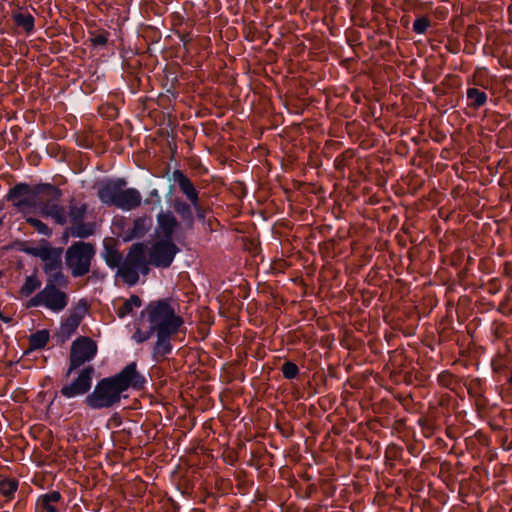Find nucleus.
Masks as SVG:
<instances>
[{"mask_svg": "<svg viewBox=\"0 0 512 512\" xmlns=\"http://www.w3.org/2000/svg\"><path fill=\"white\" fill-rule=\"evenodd\" d=\"M62 496L58 491H50L38 497L36 502V512H59V505Z\"/></svg>", "mask_w": 512, "mask_h": 512, "instance_id": "17", "label": "nucleus"}, {"mask_svg": "<svg viewBox=\"0 0 512 512\" xmlns=\"http://www.w3.org/2000/svg\"><path fill=\"white\" fill-rule=\"evenodd\" d=\"M141 314L143 321H147L155 332H178L184 324L169 300L152 301Z\"/></svg>", "mask_w": 512, "mask_h": 512, "instance_id": "2", "label": "nucleus"}, {"mask_svg": "<svg viewBox=\"0 0 512 512\" xmlns=\"http://www.w3.org/2000/svg\"><path fill=\"white\" fill-rule=\"evenodd\" d=\"M152 219L148 216H143L135 219L131 226L127 227L123 233V239L130 241L134 238L143 237L151 228Z\"/></svg>", "mask_w": 512, "mask_h": 512, "instance_id": "16", "label": "nucleus"}, {"mask_svg": "<svg viewBox=\"0 0 512 512\" xmlns=\"http://www.w3.org/2000/svg\"><path fill=\"white\" fill-rule=\"evenodd\" d=\"M142 202L141 193L135 188H121L115 207L124 211L138 208Z\"/></svg>", "mask_w": 512, "mask_h": 512, "instance_id": "15", "label": "nucleus"}, {"mask_svg": "<svg viewBox=\"0 0 512 512\" xmlns=\"http://www.w3.org/2000/svg\"><path fill=\"white\" fill-rule=\"evenodd\" d=\"M49 341V332L40 330L32 334L29 338L30 348L33 350L44 348Z\"/></svg>", "mask_w": 512, "mask_h": 512, "instance_id": "27", "label": "nucleus"}, {"mask_svg": "<svg viewBox=\"0 0 512 512\" xmlns=\"http://www.w3.org/2000/svg\"><path fill=\"white\" fill-rule=\"evenodd\" d=\"M68 295L54 287L52 284L46 285L29 302L30 306H43L52 312L63 311L68 304Z\"/></svg>", "mask_w": 512, "mask_h": 512, "instance_id": "8", "label": "nucleus"}, {"mask_svg": "<svg viewBox=\"0 0 512 512\" xmlns=\"http://www.w3.org/2000/svg\"><path fill=\"white\" fill-rule=\"evenodd\" d=\"M47 275V283L46 285L52 284L54 287L57 285L65 286L67 284V279L61 271V268L55 270V272H49Z\"/></svg>", "mask_w": 512, "mask_h": 512, "instance_id": "31", "label": "nucleus"}, {"mask_svg": "<svg viewBox=\"0 0 512 512\" xmlns=\"http://www.w3.org/2000/svg\"><path fill=\"white\" fill-rule=\"evenodd\" d=\"M157 341L154 345L153 356L157 361H160L168 355L172 350L171 337L177 332H155Z\"/></svg>", "mask_w": 512, "mask_h": 512, "instance_id": "18", "label": "nucleus"}, {"mask_svg": "<svg viewBox=\"0 0 512 512\" xmlns=\"http://www.w3.org/2000/svg\"><path fill=\"white\" fill-rule=\"evenodd\" d=\"M141 304V299L137 295H132L118 306L117 315L123 318L130 314L135 308H139Z\"/></svg>", "mask_w": 512, "mask_h": 512, "instance_id": "23", "label": "nucleus"}, {"mask_svg": "<svg viewBox=\"0 0 512 512\" xmlns=\"http://www.w3.org/2000/svg\"><path fill=\"white\" fill-rule=\"evenodd\" d=\"M40 286L41 281L35 275L28 276L20 288V294L24 297H28Z\"/></svg>", "mask_w": 512, "mask_h": 512, "instance_id": "28", "label": "nucleus"}, {"mask_svg": "<svg viewBox=\"0 0 512 512\" xmlns=\"http://www.w3.org/2000/svg\"><path fill=\"white\" fill-rule=\"evenodd\" d=\"M155 331L151 329L150 324L147 321H143V316L141 315L138 323V328L133 334L132 338L137 343H142L148 340Z\"/></svg>", "mask_w": 512, "mask_h": 512, "instance_id": "22", "label": "nucleus"}, {"mask_svg": "<svg viewBox=\"0 0 512 512\" xmlns=\"http://www.w3.org/2000/svg\"><path fill=\"white\" fill-rule=\"evenodd\" d=\"M94 247L90 243L75 242L66 251V264L74 277L87 274L90 270Z\"/></svg>", "mask_w": 512, "mask_h": 512, "instance_id": "4", "label": "nucleus"}, {"mask_svg": "<svg viewBox=\"0 0 512 512\" xmlns=\"http://www.w3.org/2000/svg\"><path fill=\"white\" fill-rule=\"evenodd\" d=\"M39 185L17 184L10 189L7 199L25 216L36 210Z\"/></svg>", "mask_w": 512, "mask_h": 512, "instance_id": "5", "label": "nucleus"}, {"mask_svg": "<svg viewBox=\"0 0 512 512\" xmlns=\"http://www.w3.org/2000/svg\"><path fill=\"white\" fill-rule=\"evenodd\" d=\"M107 40L108 38L106 33H99L91 39L94 45H105L107 43Z\"/></svg>", "mask_w": 512, "mask_h": 512, "instance_id": "35", "label": "nucleus"}, {"mask_svg": "<svg viewBox=\"0 0 512 512\" xmlns=\"http://www.w3.org/2000/svg\"><path fill=\"white\" fill-rule=\"evenodd\" d=\"M87 205L85 203L71 201L69 204V213L67 214V223L70 224V233L74 237L87 238L94 233L93 223L85 222Z\"/></svg>", "mask_w": 512, "mask_h": 512, "instance_id": "7", "label": "nucleus"}, {"mask_svg": "<svg viewBox=\"0 0 512 512\" xmlns=\"http://www.w3.org/2000/svg\"><path fill=\"white\" fill-rule=\"evenodd\" d=\"M178 248L172 240L156 241L148 250L149 263L156 267H169Z\"/></svg>", "mask_w": 512, "mask_h": 512, "instance_id": "9", "label": "nucleus"}, {"mask_svg": "<svg viewBox=\"0 0 512 512\" xmlns=\"http://www.w3.org/2000/svg\"><path fill=\"white\" fill-rule=\"evenodd\" d=\"M43 262V270L46 274L53 271L55 272V270L61 268V259L57 250H55L51 255H49V258L43 260Z\"/></svg>", "mask_w": 512, "mask_h": 512, "instance_id": "29", "label": "nucleus"}, {"mask_svg": "<svg viewBox=\"0 0 512 512\" xmlns=\"http://www.w3.org/2000/svg\"><path fill=\"white\" fill-rule=\"evenodd\" d=\"M173 209L180 216L182 220V225L185 229H192L194 224L193 211L194 208L192 204H188L187 202L181 199H174L173 201Z\"/></svg>", "mask_w": 512, "mask_h": 512, "instance_id": "19", "label": "nucleus"}, {"mask_svg": "<svg viewBox=\"0 0 512 512\" xmlns=\"http://www.w3.org/2000/svg\"><path fill=\"white\" fill-rule=\"evenodd\" d=\"M61 196V190L57 187L50 184L39 185L36 210L42 216L52 218L57 224L65 225L67 223V213L59 203Z\"/></svg>", "mask_w": 512, "mask_h": 512, "instance_id": "3", "label": "nucleus"}, {"mask_svg": "<svg viewBox=\"0 0 512 512\" xmlns=\"http://www.w3.org/2000/svg\"><path fill=\"white\" fill-rule=\"evenodd\" d=\"M26 221L28 224H30L38 233L50 236L52 231L51 229L41 220L33 218V217H26Z\"/></svg>", "mask_w": 512, "mask_h": 512, "instance_id": "32", "label": "nucleus"}, {"mask_svg": "<svg viewBox=\"0 0 512 512\" xmlns=\"http://www.w3.org/2000/svg\"><path fill=\"white\" fill-rule=\"evenodd\" d=\"M139 271H141V269L136 268V267H132V266L127 265L125 263H122V265L119 268L120 276L129 285H135L138 282V280H139L138 272Z\"/></svg>", "mask_w": 512, "mask_h": 512, "instance_id": "26", "label": "nucleus"}, {"mask_svg": "<svg viewBox=\"0 0 512 512\" xmlns=\"http://www.w3.org/2000/svg\"><path fill=\"white\" fill-rule=\"evenodd\" d=\"M126 186V181L118 179L101 184L98 188V197L104 204L115 206L121 188Z\"/></svg>", "mask_w": 512, "mask_h": 512, "instance_id": "12", "label": "nucleus"}, {"mask_svg": "<svg viewBox=\"0 0 512 512\" xmlns=\"http://www.w3.org/2000/svg\"><path fill=\"white\" fill-rule=\"evenodd\" d=\"M17 489L18 481L15 479H3L0 481V496H3L6 502L14 498Z\"/></svg>", "mask_w": 512, "mask_h": 512, "instance_id": "25", "label": "nucleus"}, {"mask_svg": "<svg viewBox=\"0 0 512 512\" xmlns=\"http://www.w3.org/2000/svg\"><path fill=\"white\" fill-rule=\"evenodd\" d=\"M136 366V363L132 362L120 373L100 380L93 392L86 397L87 406L92 409L110 408L120 402L121 394L130 387L142 388L145 380Z\"/></svg>", "mask_w": 512, "mask_h": 512, "instance_id": "1", "label": "nucleus"}, {"mask_svg": "<svg viewBox=\"0 0 512 512\" xmlns=\"http://www.w3.org/2000/svg\"><path fill=\"white\" fill-rule=\"evenodd\" d=\"M127 265L141 269L143 273L148 272L147 265L150 264L147 260V249L142 243L132 245L124 262Z\"/></svg>", "mask_w": 512, "mask_h": 512, "instance_id": "14", "label": "nucleus"}, {"mask_svg": "<svg viewBox=\"0 0 512 512\" xmlns=\"http://www.w3.org/2000/svg\"><path fill=\"white\" fill-rule=\"evenodd\" d=\"M158 231L165 237V240H172L181 229L182 224L177 220L171 211H162L157 215Z\"/></svg>", "mask_w": 512, "mask_h": 512, "instance_id": "11", "label": "nucleus"}, {"mask_svg": "<svg viewBox=\"0 0 512 512\" xmlns=\"http://www.w3.org/2000/svg\"><path fill=\"white\" fill-rule=\"evenodd\" d=\"M94 372L95 370L92 366L83 368L76 379L61 388L60 393L62 396L74 398L86 394L91 388Z\"/></svg>", "mask_w": 512, "mask_h": 512, "instance_id": "10", "label": "nucleus"}, {"mask_svg": "<svg viewBox=\"0 0 512 512\" xmlns=\"http://www.w3.org/2000/svg\"><path fill=\"white\" fill-rule=\"evenodd\" d=\"M97 353V344L89 337L81 336L71 344L69 368L66 375L69 376L75 369L84 363L91 361Z\"/></svg>", "mask_w": 512, "mask_h": 512, "instance_id": "6", "label": "nucleus"}, {"mask_svg": "<svg viewBox=\"0 0 512 512\" xmlns=\"http://www.w3.org/2000/svg\"><path fill=\"white\" fill-rule=\"evenodd\" d=\"M84 313L85 308L75 309L72 311L61 325L62 334L70 337L73 333H75L84 317Z\"/></svg>", "mask_w": 512, "mask_h": 512, "instance_id": "20", "label": "nucleus"}, {"mask_svg": "<svg viewBox=\"0 0 512 512\" xmlns=\"http://www.w3.org/2000/svg\"><path fill=\"white\" fill-rule=\"evenodd\" d=\"M467 99L469 101V106L477 109L485 105L487 101V94L477 88H469L467 90Z\"/></svg>", "mask_w": 512, "mask_h": 512, "instance_id": "24", "label": "nucleus"}, {"mask_svg": "<svg viewBox=\"0 0 512 512\" xmlns=\"http://www.w3.org/2000/svg\"><path fill=\"white\" fill-rule=\"evenodd\" d=\"M15 23L30 32L34 28V18L30 14L19 13L14 17Z\"/></svg>", "mask_w": 512, "mask_h": 512, "instance_id": "30", "label": "nucleus"}, {"mask_svg": "<svg viewBox=\"0 0 512 512\" xmlns=\"http://www.w3.org/2000/svg\"><path fill=\"white\" fill-rule=\"evenodd\" d=\"M56 249L52 248L47 241H41L39 245L26 248L24 251L32 256L40 258L42 261L49 258Z\"/></svg>", "mask_w": 512, "mask_h": 512, "instance_id": "21", "label": "nucleus"}, {"mask_svg": "<svg viewBox=\"0 0 512 512\" xmlns=\"http://www.w3.org/2000/svg\"><path fill=\"white\" fill-rule=\"evenodd\" d=\"M198 218H204V210L199 205V210H196Z\"/></svg>", "mask_w": 512, "mask_h": 512, "instance_id": "36", "label": "nucleus"}, {"mask_svg": "<svg viewBox=\"0 0 512 512\" xmlns=\"http://www.w3.org/2000/svg\"><path fill=\"white\" fill-rule=\"evenodd\" d=\"M430 26V21L426 17L418 18L413 23V30L418 34H423Z\"/></svg>", "mask_w": 512, "mask_h": 512, "instance_id": "34", "label": "nucleus"}, {"mask_svg": "<svg viewBox=\"0 0 512 512\" xmlns=\"http://www.w3.org/2000/svg\"><path fill=\"white\" fill-rule=\"evenodd\" d=\"M281 371L284 377L287 379H293L299 373L297 365L293 362H285L281 368Z\"/></svg>", "mask_w": 512, "mask_h": 512, "instance_id": "33", "label": "nucleus"}, {"mask_svg": "<svg viewBox=\"0 0 512 512\" xmlns=\"http://www.w3.org/2000/svg\"><path fill=\"white\" fill-rule=\"evenodd\" d=\"M173 180L178 184L181 192L190 201L195 210H199V197L191 180L180 170L173 172Z\"/></svg>", "mask_w": 512, "mask_h": 512, "instance_id": "13", "label": "nucleus"}]
</instances>
